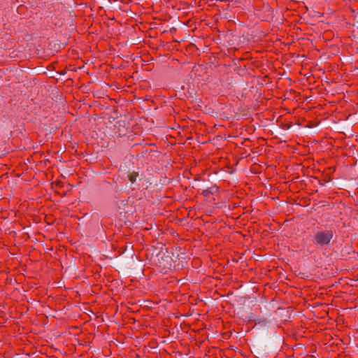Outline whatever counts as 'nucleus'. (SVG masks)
<instances>
[{
	"label": "nucleus",
	"mask_w": 358,
	"mask_h": 358,
	"mask_svg": "<svg viewBox=\"0 0 358 358\" xmlns=\"http://www.w3.org/2000/svg\"><path fill=\"white\" fill-rule=\"evenodd\" d=\"M333 234L331 231H320L315 236V242L317 244H328L332 238Z\"/></svg>",
	"instance_id": "obj_1"
}]
</instances>
